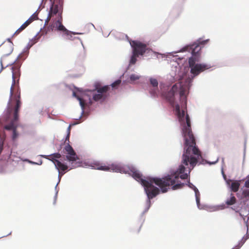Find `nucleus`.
<instances>
[{"label": "nucleus", "mask_w": 249, "mask_h": 249, "mask_svg": "<svg viewBox=\"0 0 249 249\" xmlns=\"http://www.w3.org/2000/svg\"><path fill=\"white\" fill-rule=\"evenodd\" d=\"M91 167L95 169L100 170H112L115 172L129 174L144 186L145 191L149 200L155 197L160 192L159 189L154 186L153 183L158 186L161 189L162 193H165L171 186L173 190L181 188L184 185V184L179 183V178L185 179L187 178L188 176L187 173H184L185 167L182 164L179 166L176 172L161 178L147 177L145 179H143L142 174L133 166H122L113 164L106 165L105 164L99 161H94L91 163Z\"/></svg>", "instance_id": "1"}, {"label": "nucleus", "mask_w": 249, "mask_h": 249, "mask_svg": "<svg viewBox=\"0 0 249 249\" xmlns=\"http://www.w3.org/2000/svg\"><path fill=\"white\" fill-rule=\"evenodd\" d=\"M17 60L12 67V84L10 88V98L8 103L4 118L7 123L3 128L6 130L12 131V139L15 141L19 136L17 131L18 127V112L21 106L20 90L18 81L20 76V67L21 62Z\"/></svg>", "instance_id": "2"}, {"label": "nucleus", "mask_w": 249, "mask_h": 249, "mask_svg": "<svg viewBox=\"0 0 249 249\" xmlns=\"http://www.w3.org/2000/svg\"><path fill=\"white\" fill-rule=\"evenodd\" d=\"M175 110L182 128V133L185 140L184 152L182 155V163L185 165L190 164L189 173L201 158L200 151L196 146L195 137L192 131L191 121L189 115H185V110L181 111L179 105L175 106Z\"/></svg>", "instance_id": "3"}, {"label": "nucleus", "mask_w": 249, "mask_h": 249, "mask_svg": "<svg viewBox=\"0 0 249 249\" xmlns=\"http://www.w3.org/2000/svg\"><path fill=\"white\" fill-rule=\"evenodd\" d=\"M52 4L47 18L45 20L41 35H47L53 30L65 29L62 24L63 0H50Z\"/></svg>", "instance_id": "4"}, {"label": "nucleus", "mask_w": 249, "mask_h": 249, "mask_svg": "<svg viewBox=\"0 0 249 249\" xmlns=\"http://www.w3.org/2000/svg\"><path fill=\"white\" fill-rule=\"evenodd\" d=\"M189 88L186 85H182L180 83L175 84L172 89L165 94V98L174 106L175 104V95L177 92H179L180 101L181 104L186 107L187 95L188 92Z\"/></svg>", "instance_id": "5"}, {"label": "nucleus", "mask_w": 249, "mask_h": 249, "mask_svg": "<svg viewBox=\"0 0 249 249\" xmlns=\"http://www.w3.org/2000/svg\"><path fill=\"white\" fill-rule=\"evenodd\" d=\"M188 63L191 68L190 72L194 76L212 67L210 65L207 64H196V60L193 57L189 59Z\"/></svg>", "instance_id": "6"}, {"label": "nucleus", "mask_w": 249, "mask_h": 249, "mask_svg": "<svg viewBox=\"0 0 249 249\" xmlns=\"http://www.w3.org/2000/svg\"><path fill=\"white\" fill-rule=\"evenodd\" d=\"M130 45L133 48V52L139 55H143L144 53H149L151 49L147 47L146 44L139 41H132Z\"/></svg>", "instance_id": "7"}, {"label": "nucleus", "mask_w": 249, "mask_h": 249, "mask_svg": "<svg viewBox=\"0 0 249 249\" xmlns=\"http://www.w3.org/2000/svg\"><path fill=\"white\" fill-rule=\"evenodd\" d=\"M110 88L108 86H105L101 88L96 87L97 93L93 95V99L95 101H104L107 97V92Z\"/></svg>", "instance_id": "8"}, {"label": "nucleus", "mask_w": 249, "mask_h": 249, "mask_svg": "<svg viewBox=\"0 0 249 249\" xmlns=\"http://www.w3.org/2000/svg\"><path fill=\"white\" fill-rule=\"evenodd\" d=\"M64 149L69 155L66 156V159L67 160L70 161H74L78 159L76 153L72 147L70 145V143H67V144L65 146Z\"/></svg>", "instance_id": "9"}, {"label": "nucleus", "mask_w": 249, "mask_h": 249, "mask_svg": "<svg viewBox=\"0 0 249 249\" xmlns=\"http://www.w3.org/2000/svg\"><path fill=\"white\" fill-rule=\"evenodd\" d=\"M201 50V47L199 45L196 43H194L190 45L186 46L183 47L181 50V52L188 51L191 52L193 54H195L198 53Z\"/></svg>", "instance_id": "10"}, {"label": "nucleus", "mask_w": 249, "mask_h": 249, "mask_svg": "<svg viewBox=\"0 0 249 249\" xmlns=\"http://www.w3.org/2000/svg\"><path fill=\"white\" fill-rule=\"evenodd\" d=\"M56 168L58 170L59 175H61V176H62L64 173H63V172L65 171L68 169V166L60 161H58L57 162V164L55 165Z\"/></svg>", "instance_id": "11"}, {"label": "nucleus", "mask_w": 249, "mask_h": 249, "mask_svg": "<svg viewBox=\"0 0 249 249\" xmlns=\"http://www.w3.org/2000/svg\"><path fill=\"white\" fill-rule=\"evenodd\" d=\"M149 81L150 85L153 87V90L150 91V92L152 95L155 96L156 90L158 89V81L156 78L152 77L149 79Z\"/></svg>", "instance_id": "12"}, {"label": "nucleus", "mask_w": 249, "mask_h": 249, "mask_svg": "<svg viewBox=\"0 0 249 249\" xmlns=\"http://www.w3.org/2000/svg\"><path fill=\"white\" fill-rule=\"evenodd\" d=\"M64 30H56L58 32H60L61 34H62L63 36H64L67 39L69 40H72L73 39V36L72 35H74V34L72 33L71 31L67 30L66 28Z\"/></svg>", "instance_id": "13"}, {"label": "nucleus", "mask_w": 249, "mask_h": 249, "mask_svg": "<svg viewBox=\"0 0 249 249\" xmlns=\"http://www.w3.org/2000/svg\"><path fill=\"white\" fill-rule=\"evenodd\" d=\"M73 96L75 97L77 99V100L79 101V103L80 106L82 109V112H83L85 109V107H86L87 104L85 102V100L79 96H77L76 92L73 91L72 93Z\"/></svg>", "instance_id": "14"}, {"label": "nucleus", "mask_w": 249, "mask_h": 249, "mask_svg": "<svg viewBox=\"0 0 249 249\" xmlns=\"http://www.w3.org/2000/svg\"><path fill=\"white\" fill-rule=\"evenodd\" d=\"M240 187V183L238 181H234L231 184V189L232 191L236 192L238 191Z\"/></svg>", "instance_id": "15"}, {"label": "nucleus", "mask_w": 249, "mask_h": 249, "mask_svg": "<svg viewBox=\"0 0 249 249\" xmlns=\"http://www.w3.org/2000/svg\"><path fill=\"white\" fill-rule=\"evenodd\" d=\"M236 199L234 196L231 195V196L229 199H228L226 202V204L228 205H231L235 203Z\"/></svg>", "instance_id": "16"}, {"label": "nucleus", "mask_w": 249, "mask_h": 249, "mask_svg": "<svg viewBox=\"0 0 249 249\" xmlns=\"http://www.w3.org/2000/svg\"><path fill=\"white\" fill-rule=\"evenodd\" d=\"M195 192L196 195V201L197 206L199 207L200 205V194L196 187H194Z\"/></svg>", "instance_id": "17"}, {"label": "nucleus", "mask_w": 249, "mask_h": 249, "mask_svg": "<svg viewBox=\"0 0 249 249\" xmlns=\"http://www.w3.org/2000/svg\"><path fill=\"white\" fill-rule=\"evenodd\" d=\"M45 158L52 161L54 163V165H55L57 164V162L59 161L58 160L53 158L52 154L50 155L45 156Z\"/></svg>", "instance_id": "18"}, {"label": "nucleus", "mask_w": 249, "mask_h": 249, "mask_svg": "<svg viewBox=\"0 0 249 249\" xmlns=\"http://www.w3.org/2000/svg\"><path fill=\"white\" fill-rule=\"evenodd\" d=\"M139 55L137 54H135V53L133 52V54L131 57V59L130 60V64H135L137 61V57H138Z\"/></svg>", "instance_id": "19"}, {"label": "nucleus", "mask_w": 249, "mask_h": 249, "mask_svg": "<svg viewBox=\"0 0 249 249\" xmlns=\"http://www.w3.org/2000/svg\"><path fill=\"white\" fill-rule=\"evenodd\" d=\"M27 27L26 25L24 23L14 33V36L17 35L21 32L24 30Z\"/></svg>", "instance_id": "20"}, {"label": "nucleus", "mask_w": 249, "mask_h": 249, "mask_svg": "<svg viewBox=\"0 0 249 249\" xmlns=\"http://www.w3.org/2000/svg\"><path fill=\"white\" fill-rule=\"evenodd\" d=\"M71 133V125H69L67 129V135L65 139V143L67 144V143H70V136Z\"/></svg>", "instance_id": "21"}, {"label": "nucleus", "mask_w": 249, "mask_h": 249, "mask_svg": "<svg viewBox=\"0 0 249 249\" xmlns=\"http://www.w3.org/2000/svg\"><path fill=\"white\" fill-rule=\"evenodd\" d=\"M140 76L135 74H132L130 76V83H133L135 80L139 79Z\"/></svg>", "instance_id": "22"}, {"label": "nucleus", "mask_w": 249, "mask_h": 249, "mask_svg": "<svg viewBox=\"0 0 249 249\" xmlns=\"http://www.w3.org/2000/svg\"><path fill=\"white\" fill-rule=\"evenodd\" d=\"M9 51L7 52V53L6 54L3 55V56L2 57V58L1 59L0 64H1V68L0 70V72H1V71L2 70V61L4 58V56L9 54L12 52V48H11V47L10 45L9 46Z\"/></svg>", "instance_id": "23"}, {"label": "nucleus", "mask_w": 249, "mask_h": 249, "mask_svg": "<svg viewBox=\"0 0 249 249\" xmlns=\"http://www.w3.org/2000/svg\"><path fill=\"white\" fill-rule=\"evenodd\" d=\"M37 15L36 13L33 14L28 19L31 22H32L33 21L37 19Z\"/></svg>", "instance_id": "24"}, {"label": "nucleus", "mask_w": 249, "mask_h": 249, "mask_svg": "<svg viewBox=\"0 0 249 249\" xmlns=\"http://www.w3.org/2000/svg\"><path fill=\"white\" fill-rule=\"evenodd\" d=\"M121 82L120 80H117L111 84L112 88H115L116 86L119 85Z\"/></svg>", "instance_id": "25"}, {"label": "nucleus", "mask_w": 249, "mask_h": 249, "mask_svg": "<svg viewBox=\"0 0 249 249\" xmlns=\"http://www.w3.org/2000/svg\"><path fill=\"white\" fill-rule=\"evenodd\" d=\"M52 155L53 157V158H54L56 159H59L61 157V154L59 153H53Z\"/></svg>", "instance_id": "26"}, {"label": "nucleus", "mask_w": 249, "mask_h": 249, "mask_svg": "<svg viewBox=\"0 0 249 249\" xmlns=\"http://www.w3.org/2000/svg\"><path fill=\"white\" fill-rule=\"evenodd\" d=\"M32 22L29 20H27L25 22V24L26 25V26L27 27L28 26H29Z\"/></svg>", "instance_id": "27"}, {"label": "nucleus", "mask_w": 249, "mask_h": 249, "mask_svg": "<svg viewBox=\"0 0 249 249\" xmlns=\"http://www.w3.org/2000/svg\"><path fill=\"white\" fill-rule=\"evenodd\" d=\"M32 22L29 20H27L25 22V24L26 25V26L27 27L28 26H29Z\"/></svg>", "instance_id": "28"}, {"label": "nucleus", "mask_w": 249, "mask_h": 249, "mask_svg": "<svg viewBox=\"0 0 249 249\" xmlns=\"http://www.w3.org/2000/svg\"><path fill=\"white\" fill-rule=\"evenodd\" d=\"M32 22L29 20H27L25 22V24L26 25V26L27 27L28 26H29Z\"/></svg>", "instance_id": "29"}, {"label": "nucleus", "mask_w": 249, "mask_h": 249, "mask_svg": "<svg viewBox=\"0 0 249 249\" xmlns=\"http://www.w3.org/2000/svg\"><path fill=\"white\" fill-rule=\"evenodd\" d=\"M188 186L190 188L193 189L195 191L194 187H195L193 184L191 183L190 182H189Z\"/></svg>", "instance_id": "30"}, {"label": "nucleus", "mask_w": 249, "mask_h": 249, "mask_svg": "<svg viewBox=\"0 0 249 249\" xmlns=\"http://www.w3.org/2000/svg\"><path fill=\"white\" fill-rule=\"evenodd\" d=\"M245 186L247 188H249V179L247 180L245 182Z\"/></svg>", "instance_id": "31"}, {"label": "nucleus", "mask_w": 249, "mask_h": 249, "mask_svg": "<svg viewBox=\"0 0 249 249\" xmlns=\"http://www.w3.org/2000/svg\"><path fill=\"white\" fill-rule=\"evenodd\" d=\"M11 153H12V151L10 150L8 151L7 155V156H8L9 157L11 155Z\"/></svg>", "instance_id": "32"}, {"label": "nucleus", "mask_w": 249, "mask_h": 249, "mask_svg": "<svg viewBox=\"0 0 249 249\" xmlns=\"http://www.w3.org/2000/svg\"><path fill=\"white\" fill-rule=\"evenodd\" d=\"M207 41V40H205V41H202L201 42H200V44H204L205 42H206Z\"/></svg>", "instance_id": "33"}, {"label": "nucleus", "mask_w": 249, "mask_h": 249, "mask_svg": "<svg viewBox=\"0 0 249 249\" xmlns=\"http://www.w3.org/2000/svg\"><path fill=\"white\" fill-rule=\"evenodd\" d=\"M230 182H231V180H229L227 181V183H228V184H230Z\"/></svg>", "instance_id": "34"}, {"label": "nucleus", "mask_w": 249, "mask_h": 249, "mask_svg": "<svg viewBox=\"0 0 249 249\" xmlns=\"http://www.w3.org/2000/svg\"><path fill=\"white\" fill-rule=\"evenodd\" d=\"M247 196H249V193L248 194H247L246 195Z\"/></svg>", "instance_id": "35"}, {"label": "nucleus", "mask_w": 249, "mask_h": 249, "mask_svg": "<svg viewBox=\"0 0 249 249\" xmlns=\"http://www.w3.org/2000/svg\"><path fill=\"white\" fill-rule=\"evenodd\" d=\"M5 47H6V46H5V45H4V46H3L2 47V48H5Z\"/></svg>", "instance_id": "36"}]
</instances>
